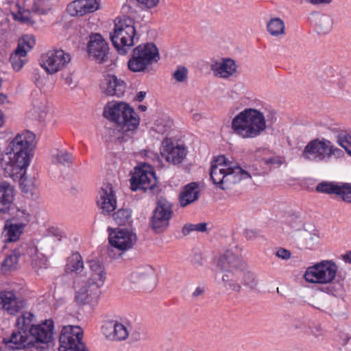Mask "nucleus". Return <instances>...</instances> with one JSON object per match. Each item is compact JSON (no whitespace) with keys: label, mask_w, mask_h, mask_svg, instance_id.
Wrapping results in <instances>:
<instances>
[{"label":"nucleus","mask_w":351,"mask_h":351,"mask_svg":"<svg viewBox=\"0 0 351 351\" xmlns=\"http://www.w3.org/2000/svg\"><path fill=\"white\" fill-rule=\"evenodd\" d=\"M35 135L26 130L18 134L7 147L9 161L5 167L6 176L13 180L20 178V188L27 198L36 199L38 190L32 178H23L29 165L32 151L35 145Z\"/></svg>","instance_id":"f257e3e1"},{"label":"nucleus","mask_w":351,"mask_h":351,"mask_svg":"<svg viewBox=\"0 0 351 351\" xmlns=\"http://www.w3.org/2000/svg\"><path fill=\"white\" fill-rule=\"evenodd\" d=\"M210 176L213 184L221 190L228 189L232 185L251 177L250 174L241 167L232 166L223 155L215 157L212 160Z\"/></svg>","instance_id":"f03ea898"},{"label":"nucleus","mask_w":351,"mask_h":351,"mask_svg":"<svg viewBox=\"0 0 351 351\" xmlns=\"http://www.w3.org/2000/svg\"><path fill=\"white\" fill-rule=\"evenodd\" d=\"M266 120L263 112L252 108H245L232 120L233 133L242 138H254L266 130Z\"/></svg>","instance_id":"7ed1b4c3"},{"label":"nucleus","mask_w":351,"mask_h":351,"mask_svg":"<svg viewBox=\"0 0 351 351\" xmlns=\"http://www.w3.org/2000/svg\"><path fill=\"white\" fill-rule=\"evenodd\" d=\"M104 116L117 124V130L121 134L117 137L119 142L125 141L123 134L135 130L139 125V117L128 104L116 102L108 104L105 108Z\"/></svg>","instance_id":"20e7f679"},{"label":"nucleus","mask_w":351,"mask_h":351,"mask_svg":"<svg viewBox=\"0 0 351 351\" xmlns=\"http://www.w3.org/2000/svg\"><path fill=\"white\" fill-rule=\"evenodd\" d=\"M136 31L134 21L129 18L124 17L115 22L113 32L110 33V39L119 54L124 55L134 45Z\"/></svg>","instance_id":"39448f33"},{"label":"nucleus","mask_w":351,"mask_h":351,"mask_svg":"<svg viewBox=\"0 0 351 351\" xmlns=\"http://www.w3.org/2000/svg\"><path fill=\"white\" fill-rule=\"evenodd\" d=\"M160 58L158 49L152 43L141 44L134 48L128 62V67L132 72L145 71Z\"/></svg>","instance_id":"423d86ee"},{"label":"nucleus","mask_w":351,"mask_h":351,"mask_svg":"<svg viewBox=\"0 0 351 351\" xmlns=\"http://www.w3.org/2000/svg\"><path fill=\"white\" fill-rule=\"evenodd\" d=\"M34 315L30 312H25L17 318V330L12 332L10 336L4 337L2 342L9 350H17L32 347L27 327L32 322Z\"/></svg>","instance_id":"0eeeda50"},{"label":"nucleus","mask_w":351,"mask_h":351,"mask_svg":"<svg viewBox=\"0 0 351 351\" xmlns=\"http://www.w3.org/2000/svg\"><path fill=\"white\" fill-rule=\"evenodd\" d=\"M337 265L332 261H322L309 267L304 274L306 281L313 283L327 284L335 278Z\"/></svg>","instance_id":"6e6552de"},{"label":"nucleus","mask_w":351,"mask_h":351,"mask_svg":"<svg viewBox=\"0 0 351 351\" xmlns=\"http://www.w3.org/2000/svg\"><path fill=\"white\" fill-rule=\"evenodd\" d=\"M173 214V204L165 197L159 198L150 219L153 231L157 234L165 232L169 226Z\"/></svg>","instance_id":"1a4fd4ad"},{"label":"nucleus","mask_w":351,"mask_h":351,"mask_svg":"<svg viewBox=\"0 0 351 351\" xmlns=\"http://www.w3.org/2000/svg\"><path fill=\"white\" fill-rule=\"evenodd\" d=\"M130 181L132 191L152 190L158 183L154 168L147 163L140 164L135 167Z\"/></svg>","instance_id":"9d476101"},{"label":"nucleus","mask_w":351,"mask_h":351,"mask_svg":"<svg viewBox=\"0 0 351 351\" xmlns=\"http://www.w3.org/2000/svg\"><path fill=\"white\" fill-rule=\"evenodd\" d=\"M83 332L80 327L65 326L59 336V351H88L82 341Z\"/></svg>","instance_id":"9b49d317"},{"label":"nucleus","mask_w":351,"mask_h":351,"mask_svg":"<svg viewBox=\"0 0 351 351\" xmlns=\"http://www.w3.org/2000/svg\"><path fill=\"white\" fill-rule=\"evenodd\" d=\"M342 301L339 298L322 291L315 292L309 303L313 308L330 316L340 315L342 312Z\"/></svg>","instance_id":"f8f14e48"},{"label":"nucleus","mask_w":351,"mask_h":351,"mask_svg":"<svg viewBox=\"0 0 351 351\" xmlns=\"http://www.w3.org/2000/svg\"><path fill=\"white\" fill-rule=\"evenodd\" d=\"M71 61V56L62 49H51L40 57V65L48 74H55Z\"/></svg>","instance_id":"ddd939ff"},{"label":"nucleus","mask_w":351,"mask_h":351,"mask_svg":"<svg viewBox=\"0 0 351 351\" xmlns=\"http://www.w3.org/2000/svg\"><path fill=\"white\" fill-rule=\"evenodd\" d=\"M330 141L325 138H315L304 147L302 156L309 161L322 162L328 159Z\"/></svg>","instance_id":"4468645a"},{"label":"nucleus","mask_w":351,"mask_h":351,"mask_svg":"<svg viewBox=\"0 0 351 351\" xmlns=\"http://www.w3.org/2000/svg\"><path fill=\"white\" fill-rule=\"evenodd\" d=\"M53 327L52 319H47L40 324H34L32 322L27 327L32 347L36 346L35 343H49L53 339Z\"/></svg>","instance_id":"2eb2a0df"},{"label":"nucleus","mask_w":351,"mask_h":351,"mask_svg":"<svg viewBox=\"0 0 351 351\" xmlns=\"http://www.w3.org/2000/svg\"><path fill=\"white\" fill-rule=\"evenodd\" d=\"M136 240V234L127 229L117 228L108 237L110 245L122 252L131 249Z\"/></svg>","instance_id":"dca6fc26"},{"label":"nucleus","mask_w":351,"mask_h":351,"mask_svg":"<svg viewBox=\"0 0 351 351\" xmlns=\"http://www.w3.org/2000/svg\"><path fill=\"white\" fill-rule=\"evenodd\" d=\"M97 204L104 215H109L117 207V198L111 184H105L99 191Z\"/></svg>","instance_id":"f3484780"},{"label":"nucleus","mask_w":351,"mask_h":351,"mask_svg":"<svg viewBox=\"0 0 351 351\" xmlns=\"http://www.w3.org/2000/svg\"><path fill=\"white\" fill-rule=\"evenodd\" d=\"M108 51V45L101 34H96L90 37L88 45V52L90 57L99 62H103L106 60Z\"/></svg>","instance_id":"a211bd4d"},{"label":"nucleus","mask_w":351,"mask_h":351,"mask_svg":"<svg viewBox=\"0 0 351 351\" xmlns=\"http://www.w3.org/2000/svg\"><path fill=\"white\" fill-rule=\"evenodd\" d=\"M217 266L225 274L245 269L246 264L232 251L226 250L219 257Z\"/></svg>","instance_id":"6ab92c4d"},{"label":"nucleus","mask_w":351,"mask_h":351,"mask_svg":"<svg viewBox=\"0 0 351 351\" xmlns=\"http://www.w3.org/2000/svg\"><path fill=\"white\" fill-rule=\"evenodd\" d=\"M100 88L106 95L120 97L124 95L126 85L123 80L116 75L108 74L101 82Z\"/></svg>","instance_id":"aec40b11"},{"label":"nucleus","mask_w":351,"mask_h":351,"mask_svg":"<svg viewBox=\"0 0 351 351\" xmlns=\"http://www.w3.org/2000/svg\"><path fill=\"white\" fill-rule=\"evenodd\" d=\"M100 294V288L87 280L75 291V300L79 304H90L97 301Z\"/></svg>","instance_id":"412c9836"},{"label":"nucleus","mask_w":351,"mask_h":351,"mask_svg":"<svg viewBox=\"0 0 351 351\" xmlns=\"http://www.w3.org/2000/svg\"><path fill=\"white\" fill-rule=\"evenodd\" d=\"M101 330L106 338L112 341L125 340L129 335L126 327L114 320L106 322L102 326Z\"/></svg>","instance_id":"4be33fe9"},{"label":"nucleus","mask_w":351,"mask_h":351,"mask_svg":"<svg viewBox=\"0 0 351 351\" xmlns=\"http://www.w3.org/2000/svg\"><path fill=\"white\" fill-rule=\"evenodd\" d=\"M99 8L98 0H75L67 6L68 12L73 16H82Z\"/></svg>","instance_id":"5701e85b"},{"label":"nucleus","mask_w":351,"mask_h":351,"mask_svg":"<svg viewBox=\"0 0 351 351\" xmlns=\"http://www.w3.org/2000/svg\"><path fill=\"white\" fill-rule=\"evenodd\" d=\"M23 306V301L18 298L13 291L0 292V308L7 311L9 314L15 315Z\"/></svg>","instance_id":"b1692460"},{"label":"nucleus","mask_w":351,"mask_h":351,"mask_svg":"<svg viewBox=\"0 0 351 351\" xmlns=\"http://www.w3.org/2000/svg\"><path fill=\"white\" fill-rule=\"evenodd\" d=\"M210 69L215 76L226 79L236 72L237 66L234 60L222 58L221 62L213 61Z\"/></svg>","instance_id":"393cba45"},{"label":"nucleus","mask_w":351,"mask_h":351,"mask_svg":"<svg viewBox=\"0 0 351 351\" xmlns=\"http://www.w3.org/2000/svg\"><path fill=\"white\" fill-rule=\"evenodd\" d=\"M14 188L7 182L0 183V212L6 213L14 206Z\"/></svg>","instance_id":"a878e982"},{"label":"nucleus","mask_w":351,"mask_h":351,"mask_svg":"<svg viewBox=\"0 0 351 351\" xmlns=\"http://www.w3.org/2000/svg\"><path fill=\"white\" fill-rule=\"evenodd\" d=\"M160 154L162 158H165L167 162L173 165H178L182 163L186 156L187 151L185 147L178 145L164 147Z\"/></svg>","instance_id":"bb28decb"},{"label":"nucleus","mask_w":351,"mask_h":351,"mask_svg":"<svg viewBox=\"0 0 351 351\" xmlns=\"http://www.w3.org/2000/svg\"><path fill=\"white\" fill-rule=\"evenodd\" d=\"M154 279V273L153 269L149 266L142 267L136 269L130 274V280L134 284H139L145 289H149L147 286Z\"/></svg>","instance_id":"cd10ccee"},{"label":"nucleus","mask_w":351,"mask_h":351,"mask_svg":"<svg viewBox=\"0 0 351 351\" xmlns=\"http://www.w3.org/2000/svg\"><path fill=\"white\" fill-rule=\"evenodd\" d=\"M89 267L91 274L87 280L88 282L101 288L106 280V271L104 265L99 261L92 260L89 262Z\"/></svg>","instance_id":"c85d7f7f"},{"label":"nucleus","mask_w":351,"mask_h":351,"mask_svg":"<svg viewBox=\"0 0 351 351\" xmlns=\"http://www.w3.org/2000/svg\"><path fill=\"white\" fill-rule=\"evenodd\" d=\"M198 186L199 184L197 182H191L184 186L179 196V202L182 207L188 206L199 198Z\"/></svg>","instance_id":"c756f323"},{"label":"nucleus","mask_w":351,"mask_h":351,"mask_svg":"<svg viewBox=\"0 0 351 351\" xmlns=\"http://www.w3.org/2000/svg\"><path fill=\"white\" fill-rule=\"evenodd\" d=\"M25 224L23 223H13L11 221H5L3 234L5 237V242H14L19 240L24 231Z\"/></svg>","instance_id":"7c9ffc66"},{"label":"nucleus","mask_w":351,"mask_h":351,"mask_svg":"<svg viewBox=\"0 0 351 351\" xmlns=\"http://www.w3.org/2000/svg\"><path fill=\"white\" fill-rule=\"evenodd\" d=\"M27 246V243L21 245L19 247H16L12 254L8 256L2 263V269L12 270L16 268L19 261V258L25 254V250Z\"/></svg>","instance_id":"2f4dec72"},{"label":"nucleus","mask_w":351,"mask_h":351,"mask_svg":"<svg viewBox=\"0 0 351 351\" xmlns=\"http://www.w3.org/2000/svg\"><path fill=\"white\" fill-rule=\"evenodd\" d=\"M241 274L242 270L223 274L222 281L224 283V287L228 289L239 293L241 290V286L238 282L240 281Z\"/></svg>","instance_id":"473e14b6"},{"label":"nucleus","mask_w":351,"mask_h":351,"mask_svg":"<svg viewBox=\"0 0 351 351\" xmlns=\"http://www.w3.org/2000/svg\"><path fill=\"white\" fill-rule=\"evenodd\" d=\"M84 269V262L80 253L75 252L71 254L67 259L65 271L66 272H75L80 274Z\"/></svg>","instance_id":"72a5a7b5"},{"label":"nucleus","mask_w":351,"mask_h":351,"mask_svg":"<svg viewBox=\"0 0 351 351\" xmlns=\"http://www.w3.org/2000/svg\"><path fill=\"white\" fill-rule=\"evenodd\" d=\"M26 56L25 51L20 47H16L10 56V62L14 70L19 71L23 68L27 60Z\"/></svg>","instance_id":"f704fd0d"},{"label":"nucleus","mask_w":351,"mask_h":351,"mask_svg":"<svg viewBox=\"0 0 351 351\" xmlns=\"http://www.w3.org/2000/svg\"><path fill=\"white\" fill-rule=\"evenodd\" d=\"M132 214L130 208H120L112 214V218L119 226H130L132 223Z\"/></svg>","instance_id":"c9c22d12"},{"label":"nucleus","mask_w":351,"mask_h":351,"mask_svg":"<svg viewBox=\"0 0 351 351\" xmlns=\"http://www.w3.org/2000/svg\"><path fill=\"white\" fill-rule=\"evenodd\" d=\"M267 29L269 33L274 36H282L285 34V23L278 17L271 19L268 21Z\"/></svg>","instance_id":"e433bc0d"},{"label":"nucleus","mask_w":351,"mask_h":351,"mask_svg":"<svg viewBox=\"0 0 351 351\" xmlns=\"http://www.w3.org/2000/svg\"><path fill=\"white\" fill-rule=\"evenodd\" d=\"M341 185L330 182H322L316 186V191L319 193L338 195Z\"/></svg>","instance_id":"4c0bfd02"},{"label":"nucleus","mask_w":351,"mask_h":351,"mask_svg":"<svg viewBox=\"0 0 351 351\" xmlns=\"http://www.w3.org/2000/svg\"><path fill=\"white\" fill-rule=\"evenodd\" d=\"M332 27V19L326 15L320 16L316 22V30L319 34H328Z\"/></svg>","instance_id":"58836bf2"},{"label":"nucleus","mask_w":351,"mask_h":351,"mask_svg":"<svg viewBox=\"0 0 351 351\" xmlns=\"http://www.w3.org/2000/svg\"><path fill=\"white\" fill-rule=\"evenodd\" d=\"M240 281L243 285L250 289H254L258 285V281L254 273L250 271H245L242 269V274L241 275Z\"/></svg>","instance_id":"ea45409f"},{"label":"nucleus","mask_w":351,"mask_h":351,"mask_svg":"<svg viewBox=\"0 0 351 351\" xmlns=\"http://www.w3.org/2000/svg\"><path fill=\"white\" fill-rule=\"evenodd\" d=\"M50 10L51 6L47 0H33L32 12L39 15L46 14Z\"/></svg>","instance_id":"a19ab883"},{"label":"nucleus","mask_w":351,"mask_h":351,"mask_svg":"<svg viewBox=\"0 0 351 351\" xmlns=\"http://www.w3.org/2000/svg\"><path fill=\"white\" fill-rule=\"evenodd\" d=\"M330 283V284L328 287V290L330 293V294L336 298H342L346 293L343 281L337 280Z\"/></svg>","instance_id":"79ce46f5"},{"label":"nucleus","mask_w":351,"mask_h":351,"mask_svg":"<svg viewBox=\"0 0 351 351\" xmlns=\"http://www.w3.org/2000/svg\"><path fill=\"white\" fill-rule=\"evenodd\" d=\"M35 45V39L31 35H25L19 39L17 47H20L21 50L25 51L27 55V51H30Z\"/></svg>","instance_id":"37998d69"},{"label":"nucleus","mask_w":351,"mask_h":351,"mask_svg":"<svg viewBox=\"0 0 351 351\" xmlns=\"http://www.w3.org/2000/svg\"><path fill=\"white\" fill-rule=\"evenodd\" d=\"M338 196H340L344 202L351 203V185L348 183L341 184Z\"/></svg>","instance_id":"c03bdc74"},{"label":"nucleus","mask_w":351,"mask_h":351,"mask_svg":"<svg viewBox=\"0 0 351 351\" xmlns=\"http://www.w3.org/2000/svg\"><path fill=\"white\" fill-rule=\"evenodd\" d=\"M56 157L58 162L63 165H69L73 162V157L71 154L66 151L58 152Z\"/></svg>","instance_id":"a18cd8bd"},{"label":"nucleus","mask_w":351,"mask_h":351,"mask_svg":"<svg viewBox=\"0 0 351 351\" xmlns=\"http://www.w3.org/2000/svg\"><path fill=\"white\" fill-rule=\"evenodd\" d=\"M188 69L184 66H179L173 73V77L178 82H183L187 79Z\"/></svg>","instance_id":"49530a36"},{"label":"nucleus","mask_w":351,"mask_h":351,"mask_svg":"<svg viewBox=\"0 0 351 351\" xmlns=\"http://www.w3.org/2000/svg\"><path fill=\"white\" fill-rule=\"evenodd\" d=\"M337 142L347 153L351 150V135L341 134L338 136Z\"/></svg>","instance_id":"de8ad7c7"},{"label":"nucleus","mask_w":351,"mask_h":351,"mask_svg":"<svg viewBox=\"0 0 351 351\" xmlns=\"http://www.w3.org/2000/svg\"><path fill=\"white\" fill-rule=\"evenodd\" d=\"M265 164L271 166V167H279L284 162V158L281 156H274L271 158H265L263 159Z\"/></svg>","instance_id":"09e8293b"},{"label":"nucleus","mask_w":351,"mask_h":351,"mask_svg":"<svg viewBox=\"0 0 351 351\" xmlns=\"http://www.w3.org/2000/svg\"><path fill=\"white\" fill-rule=\"evenodd\" d=\"M319 237L315 234L308 233L305 237V247L307 249L312 250L315 245L318 243Z\"/></svg>","instance_id":"8fccbe9b"},{"label":"nucleus","mask_w":351,"mask_h":351,"mask_svg":"<svg viewBox=\"0 0 351 351\" xmlns=\"http://www.w3.org/2000/svg\"><path fill=\"white\" fill-rule=\"evenodd\" d=\"M30 12H32L31 8L29 9H24L23 10L19 9L17 15H16V17L22 22L30 23L32 22Z\"/></svg>","instance_id":"3c124183"},{"label":"nucleus","mask_w":351,"mask_h":351,"mask_svg":"<svg viewBox=\"0 0 351 351\" xmlns=\"http://www.w3.org/2000/svg\"><path fill=\"white\" fill-rule=\"evenodd\" d=\"M244 236L247 240H254L261 236L260 230L247 229L244 232Z\"/></svg>","instance_id":"603ef678"},{"label":"nucleus","mask_w":351,"mask_h":351,"mask_svg":"<svg viewBox=\"0 0 351 351\" xmlns=\"http://www.w3.org/2000/svg\"><path fill=\"white\" fill-rule=\"evenodd\" d=\"M339 337L341 345L346 346L347 349L351 351V337L346 332H341Z\"/></svg>","instance_id":"864d4df0"},{"label":"nucleus","mask_w":351,"mask_h":351,"mask_svg":"<svg viewBox=\"0 0 351 351\" xmlns=\"http://www.w3.org/2000/svg\"><path fill=\"white\" fill-rule=\"evenodd\" d=\"M47 235L54 237L60 241L62 237V232L59 228L52 226L47 229Z\"/></svg>","instance_id":"5fc2aeb1"},{"label":"nucleus","mask_w":351,"mask_h":351,"mask_svg":"<svg viewBox=\"0 0 351 351\" xmlns=\"http://www.w3.org/2000/svg\"><path fill=\"white\" fill-rule=\"evenodd\" d=\"M138 3H141V5H145L147 8H153L156 7L158 3L159 0H136Z\"/></svg>","instance_id":"6e6d98bb"},{"label":"nucleus","mask_w":351,"mask_h":351,"mask_svg":"<svg viewBox=\"0 0 351 351\" xmlns=\"http://www.w3.org/2000/svg\"><path fill=\"white\" fill-rule=\"evenodd\" d=\"M329 147L330 150L328 152V158H330L332 155L337 157H341L343 155V151L337 147H335L330 141Z\"/></svg>","instance_id":"4d7b16f0"},{"label":"nucleus","mask_w":351,"mask_h":351,"mask_svg":"<svg viewBox=\"0 0 351 351\" xmlns=\"http://www.w3.org/2000/svg\"><path fill=\"white\" fill-rule=\"evenodd\" d=\"M276 256L282 259L287 260L291 257V252L287 249L280 247L276 252Z\"/></svg>","instance_id":"13d9d810"},{"label":"nucleus","mask_w":351,"mask_h":351,"mask_svg":"<svg viewBox=\"0 0 351 351\" xmlns=\"http://www.w3.org/2000/svg\"><path fill=\"white\" fill-rule=\"evenodd\" d=\"M193 231H195L194 226L191 223L185 224L182 229V232L184 236L189 235Z\"/></svg>","instance_id":"bf43d9fd"},{"label":"nucleus","mask_w":351,"mask_h":351,"mask_svg":"<svg viewBox=\"0 0 351 351\" xmlns=\"http://www.w3.org/2000/svg\"><path fill=\"white\" fill-rule=\"evenodd\" d=\"M194 230L197 232H204L207 230V223H200L197 224H193Z\"/></svg>","instance_id":"052dcab7"},{"label":"nucleus","mask_w":351,"mask_h":351,"mask_svg":"<svg viewBox=\"0 0 351 351\" xmlns=\"http://www.w3.org/2000/svg\"><path fill=\"white\" fill-rule=\"evenodd\" d=\"M205 292V289L204 287L199 286L197 287L195 290L192 293L193 298H197L199 295H202Z\"/></svg>","instance_id":"680f3d73"},{"label":"nucleus","mask_w":351,"mask_h":351,"mask_svg":"<svg viewBox=\"0 0 351 351\" xmlns=\"http://www.w3.org/2000/svg\"><path fill=\"white\" fill-rule=\"evenodd\" d=\"M145 95H146V92H145V91H140L136 95L135 99L137 101L141 102L145 99Z\"/></svg>","instance_id":"e2e57ef3"},{"label":"nucleus","mask_w":351,"mask_h":351,"mask_svg":"<svg viewBox=\"0 0 351 351\" xmlns=\"http://www.w3.org/2000/svg\"><path fill=\"white\" fill-rule=\"evenodd\" d=\"M312 4H328L330 3L332 0H307Z\"/></svg>","instance_id":"0e129e2a"},{"label":"nucleus","mask_w":351,"mask_h":351,"mask_svg":"<svg viewBox=\"0 0 351 351\" xmlns=\"http://www.w3.org/2000/svg\"><path fill=\"white\" fill-rule=\"evenodd\" d=\"M342 258L346 263L351 264V251L348 253L342 255Z\"/></svg>","instance_id":"69168bd1"},{"label":"nucleus","mask_w":351,"mask_h":351,"mask_svg":"<svg viewBox=\"0 0 351 351\" xmlns=\"http://www.w3.org/2000/svg\"><path fill=\"white\" fill-rule=\"evenodd\" d=\"M3 112L0 110V127L2 126V125L3 124Z\"/></svg>","instance_id":"338daca9"},{"label":"nucleus","mask_w":351,"mask_h":351,"mask_svg":"<svg viewBox=\"0 0 351 351\" xmlns=\"http://www.w3.org/2000/svg\"><path fill=\"white\" fill-rule=\"evenodd\" d=\"M138 109H139L141 111L144 112V111H145V110H147V106H145V105H140V106H138Z\"/></svg>","instance_id":"774afa93"}]
</instances>
